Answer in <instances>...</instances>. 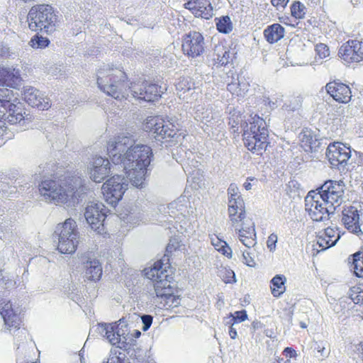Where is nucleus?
<instances>
[{"label":"nucleus","instance_id":"obj_37","mask_svg":"<svg viewBox=\"0 0 363 363\" xmlns=\"http://www.w3.org/2000/svg\"><path fill=\"white\" fill-rule=\"evenodd\" d=\"M216 28L219 33H229L233 30V23L228 16L216 18Z\"/></svg>","mask_w":363,"mask_h":363},{"label":"nucleus","instance_id":"obj_56","mask_svg":"<svg viewBox=\"0 0 363 363\" xmlns=\"http://www.w3.org/2000/svg\"><path fill=\"white\" fill-rule=\"evenodd\" d=\"M358 350L361 353L362 359V361H363V341L362 342H360V344L359 345Z\"/></svg>","mask_w":363,"mask_h":363},{"label":"nucleus","instance_id":"obj_25","mask_svg":"<svg viewBox=\"0 0 363 363\" xmlns=\"http://www.w3.org/2000/svg\"><path fill=\"white\" fill-rule=\"evenodd\" d=\"M235 57L231 48L223 43L217 44L213 50V65L216 67L227 66L233 62Z\"/></svg>","mask_w":363,"mask_h":363},{"label":"nucleus","instance_id":"obj_24","mask_svg":"<svg viewBox=\"0 0 363 363\" xmlns=\"http://www.w3.org/2000/svg\"><path fill=\"white\" fill-rule=\"evenodd\" d=\"M5 111V113H2L0 117L11 124L20 123L26 115L23 105L17 99L13 100Z\"/></svg>","mask_w":363,"mask_h":363},{"label":"nucleus","instance_id":"obj_34","mask_svg":"<svg viewBox=\"0 0 363 363\" xmlns=\"http://www.w3.org/2000/svg\"><path fill=\"white\" fill-rule=\"evenodd\" d=\"M14 94L13 91L6 89H0V116L5 113V110L13 103Z\"/></svg>","mask_w":363,"mask_h":363},{"label":"nucleus","instance_id":"obj_23","mask_svg":"<svg viewBox=\"0 0 363 363\" xmlns=\"http://www.w3.org/2000/svg\"><path fill=\"white\" fill-rule=\"evenodd\" d=\"M327 92L336 101L340 103L347 104L352 97L350 87L340 82H331L326 84Z\"/></svg>","mask_w":363,"mask_h":363},{"label":"nucleus","instance_id":"obj_38","mask_svg":"<svg viewBox=\"0 0 363 363\" xmlns=\"http://www.w3.org/2000/svg\"><path fill=\"white\" fill-rule=\"evenodd\" d=\"M228 120V124L234 132H238L240 125H241L243 123H241V113L239 111H236L235 110L230 112Z\"/></svg>","mask_w":363,"mask_h":363},{"label":"nucleus","instance_id":"obj_36","mask_svg":"<svg viewBox=\"0 0 363 363\" xmlns=\"http://www.w3.org/2000/svg\"><path fill=\"white\" fill-rule=\"evenodd\" d=\"M211 244L215 249L228 258H231L233 255L232 250L227 242L220 240L217 236L211 238Z\"/></svg>","mask_w":363,"mask_h":363},{"label":"nucleus","instance_id":"obj_10","mask_svg":"<svg viewBox=\"0 0 363 363\" xmlns=\"http://www.w3.org/2000/svg\"><path fill=\"white\" fill-rule=\"evenodd\" d=\"M305 209L314 221L327 220L335 211V208L325 206L320 196L316 194L315 191H309L305 197Z\"/></svg>","mask_w":363,"mask_h":363},{"label":"nucleus","instance_id":"obj_55","mask_svg":"<svg viewBox=\"0 0 363 363\" xmlns=\"http://www.w3.org/2000/svg\"><path fill=\"white\" fill-rule=\"evenodd\" d=\"M290 9H291V15L293 16H295V2H293L291 4Z\"/></svg>","mask_w":363,"mask_h":363},{"label":"nucleus","instance_id":"obj_8","mask_svg":"<svg viewBox=\"0 0 363 363\" xmlns=\"http://www.w3.org/2000/svg\"><path fill=\"white\" fill-rule=\"evenodd\" d=\"M228 213L231 225L237 228L240 225H245L247 220H252L247 217L245 211L244 201L235 187L230 186L228 189Z\"/></svg>","mask_w":363,"mask_h":363},{"label":"nucleus","instance_id":"obj_26","mask_svg":"<svg viewBox=\"0 0 363 363\" xmlns=\"http://www.w3.org/2000/svg\"><path fill=\"white\" fill-rule=\"evenodd\" d=\"M299 147L304 151V154L301 155V160L305 162L311 157L310 153L312 151L313 145L315 143L316 139L310 129H303L298 135Z\"/></svg>","mask_w":363,"mask_h":363},{"label":"nucleus","instance_id":"obj_46","mask_svg":"<svg viewBox=\"0 0 363 363\" xmlns=\"http://www.w3.org/2000/svg\"><path fill=\"white\" fill-rule=\"evenodd\" d=\"M315 350H317L318 352L320 353V357L323 358L327 357L330 353V351L327 350L324 345H320L317 342L315 343Z\"/></svg>","mask_w":363,"mask_h":363},{"label":"nucleus","instance_id":"obj_39","mask_svg":"<svg viewBox=\"0 0 363 363\" xmlns=\"http://www.w3.org/2000/svg\"><path fill=\"white\" fill-rule=\"evenodd\" d=\"M349 296L354 303L363 304V285L351 288Z\"/></svg>","mask_w":363,"mask_h":363},{"label":"nucleus","instance_id":"obj_40","mask_svg":"<svg viewBox=\"0 0 363 363\" xmlns=\"http://www.w3.org/2000/svg\"><path fill=\"white\" fill-rule=\"evenodd\" d=\"M353 271L358 277H363V255L356 253L354 255Z\"/></svg>","mask_w":363,"mask_h":363},{"label":"nucleus","instance_id":"obj_58","mask_svg":"<svg viewBox=\"0 0 363 363\" xmlns=\"http://www.w3.org/2000/svg\"><path fill=\"white\" fill-rule=\"evenodd\" d=\"M299 325H300V327L301 328H307V324L305 322L301 321L299 323Z\"/></svg>","mask_w":363,"mask_h":363},{"label":"nucleus","instance_id":"obj_31","mask_svg":"<svg viewBox=\"0 0 363 363\" xmlns=\"http://www.w3.org/2000/svg\"><path fill=\"white\" fill-rule=\"evenodd\" d=\"M85 267V277L89 281H98L102 276V267L97 259L87 261Z\"/></svg>","mask_w":363,"mask_h":363},{"label":"nucleus","instance_id":"obj_30","mask_svg":"<svg viewBox=\"0 0 363 363\" xmlns=\"http://www.w3.org/2000/svg\"><path fill=\"white\" fill-rule=\"evenodd\" d=\"M249 84L245 80L240 81L238 74H232V81L227 84V89L237 96H242L247 91Z\"/></svg>","mask_w":363,"mask_h":363},{"label":"nucleus","instance_id":"obj_51","mask_svg":"<svg viewBox=\"0 0 363 363\" xmlns=\"http://www.w3.org/2000/svg\"><path fill=\"white\" fill-rule=\"evenodd\" d=\"M295 350L292 347H286L283 351V354L286 356V357H292L294 355Z\"/></svg>","mask_w":363,"mask_h":363},{"label":"nucleus","instance_id":"obj_41","mask_svg":"<svg viewBox=\"0 0 363 363\" xmlns=\"http://www.w3.org/2000/svg\"><path fill=\"white\" fill-rule=\"evenodd\" d=\"M50 40L47 38L38 35H34L29 43L33 48H45L48 46Z\"/></svg>","mask_w":363,"mask_h":363},{"label":"nucleus","instance_id":"obj_22","mask_svg":"<svg viewBox=\"0 0 363 363\" xmlns=\"http://www.w3.org/2000/svg\"><path fill=\"white\" fill-rule=\"evenodd\" d=\"M340 238V235L337 228H327L323 231L319 232L317 235L315 246L318 248H314V250L320 252L328 249L334 246Z\"/></svg>","mask_w":363,"mask_h":363},{"label":"nucleus","instance_id":"obj_53","mask_svg":"<svg viewBox=\"0 0 363 363\" xmlns=\"http://www.w3.org/2000/svg\"><path fill=\"white\" fill-rule=\"evenodd\" d=\"M229 335L232 339H235L237 337L236 329L233 327V325L229 328Z\"/></svg>","mask_w":363,"mask_h":363},{"label":"nucleus","instance_id":"obj_11","mask_svg":"<svg viewBox=\"0 0 363 363\" xmlns=\"http://www.w3.org/2000/svg\"><path fill=\"white\" fill-rule=\"evenodd\" d=\"M318 190L316 194L320 196L325 206L335 209L340 205L344 194L342 182L327 181Z\"/></svg>","mask_w":363,"mask_h":363},{"label":"nucleus","instance_id":"obj_18","mask_svg":"<svg viewBox=\"0 0 363 363\" xmlns=\"http://www.w3.org/2000/svg\"><path fill=\"white\" fill-rule=\"evenodd\" d=\"M184 7L196 18L208 20L213 16V8L210 0H184Z\"/></svg>","mask_w":363,"mask_h":363},{"label":"nucleus","instance_id":"obj_19","mask_svg":"<svg viewBox=\"0 0 363 363\" xmlns=\"http://www.w3.org/2000/svg\"><path fill=\"white\" fill-rule=\"evenodd\" d=\"M111 163L106 158L96 157L93 158L89 170L90 179L96 183H101L111 173Z\"/></svg>","mask_w":363,"mask_h":363},{"label":"nucleus","instance_id":"obj_15","mask_svg":"<svg viewBox=\"0 0 363 363\" xmlns=\"http://www.w3.org/2000/svg\"><path fill=\"white\" fill-rule=\"evenodd\" d=\"M326 156L333 167L340 169L347 164V161L351 157V150L350 147L342 143L335 142L328 145Z\"/></svg>","mask_w":363,"mask_h":363},{"label":"nucleus","instance_id":"obj_20","mask_svg":"<svg viewBox=\"0 0 363 363\" xmlns=\"http://www.w3.org/2000/svg\"><path fill=\"white\" fill-rule=\"evenodd\" d=\"M0 314L9 328L18 330L21 324L20 315L14 311L10 301L0 298Z\"/></svg>","mask_w":363,"mask_h":363},{"label":"nucleus","instance_id":"obj_27","mask_svg":"<svg viewBox=\"0 0 363 363\" xmlns=\"http://www.w3.org/2000/svg\"><path fill=\"white\" fill-rule=\"evenodd\" d=\"M238 237L240 242L247 247H253L256 243V233L252 220H247L245 225H240Z\"/></svg>","mask_w":363,"mask_h":363},{"label":"nucleus","instance_id":"obj_60","mask_svg":"<svg viewBox=\"0 0 363 363\" xmlns=\"http://www.w3.org/2000/svg\"><path fill=\"white\" fill-rule=\"evenodd\" d=\"M299 24H300V22H296V32L298 31V30L301 28V27L299 26Z\"/></svg>","mask_w":363,"mask_h":363},{"label":"nucleus","instance_id":"obj_2","mask_svg":"<svg viewBox=\"0 0 363 363\" xmlns=\"http://www.w3.org/2000/svg\"><path fill=\"white\" fill-rule=\"evenodd\" d=\"M97 84L108 96L120 101L127 100L131 93L137 99L152 103L157 101L164 93L160 85L151 81L130 82L125 72L116 67L100 69Z\"/></svg>","mask_w":363,"mask_h":363},{"label":"nucleus","instance_id":"obj_6","mask_svg":"<svg viewBox=\"0 0 363 363\" xmlns=\"http://www.w3.org/2000/svg\"><path fill=\"white\" fill-rule=\"evenodd\" d=\"M57 16L54 8L48 4H38L30 9L27 21L28 28L33 31H45L48 33L54 30Z\"/></svg>","mask_w":363,"mask_h":363},{"label":"nucleus","instance_id":"obj_47","mask_svg":"<svg viewBox=\"0 0 363 363\" xmlns=\"http://www.w3.org/2000/svg\"><path fill=\"white\" fill-rule=\"evenodd\" d=\"M296 18H302L305 15V6L300 1H296Z\"/></svg>","mask_w":363,"mask_h":363},{"label":"nucleus","instance_id":"obj_4","mask_svg":"<svg viewBox=\"0 0 363 363\" xmlns=\"http://www.w3.org/2000/svg\"><path fill=\"white\" fill-rule=\"evenodd\" d=\"M241 130L244 147L253 155H263L270 145L265 120L257 114L251 115L241 125Z\"/></svg>","mask_w":363,"mask_h":363},{"label":"nucleus","instance_id":"obj_9","mask_svg":"<svg viewBox=\"0 0 363 363\" xmlns=\"http://www.w3.org/2000/svg\"><path fill=\"white\" fill-rule=\"evenodd\" d=\"M143 129L163 139L173 138L178 131L174 123L160 116H148L143 123Z\"/></svg>","mask_w":363,"mask_h":363},{"label":"nucleus","instance_id":"obj_32","mask_svg":"<svg viewBox=\"0 0 363 363\" xmlns=\"http://www.w3.org/2000/svg\"><path fill=\"white\" fill-rule=\"evenodd\" d=\"M286 279L284 275L277 274L270 281V289L274 297L278 298L286 291Z\"/></svg>","mask_w":363,"mask_h":363},{"label":"nucleus","instance_id":"obj_52","mask_svg":"<svg viewBox=\"0 0 363 363\" xmlns=\"http://www.w3.org/2000/svg\"><path fill=\"white\" fill-rule=\"evenodd\" d=\"M6 130V126L5 125L4 121L0 119V138L4 136Z\"/></svg>","mask_w":363,"mask_h":363},{"label":"nucleus","instance_id":"obj_59","mask_svg":"<svg viewBox=\"0 0 363 363\" xmlns=\"http://www.w3.org/2000/svg\"><path fill=\"white\" fill-rule=\"evenodd\" d=\"M311 59V57H310L309 60H308L306 62H303V63H299L298 64V65H309L311 64L310 62V60Z\"/></svg>","mask_w":363,"mask_h":363},{"label":"nucleus","instance_id":"obj_54","mask_svg":"<svg viewBox=\"0 0 363 363\" xmlns=\"http://www.w3.org/2000/svg\"><path fill=\"white\" fill-rule=\"evenodd\" d=\"M303 46L308 48L310 50V54H311L312 49L313 48V45L312 41L310 39H308L307 43H303Z\"/></svg>","mask_w":363,"mask_h":363},{"label":"nucleus","instance_id":"obj_21","mask_svg":"<svg viewBox=\"0 0 363 363\" xmlns=\"http://www.w3.org/2000/svg\"><path fill=\"white\" fill-rule=\"evenodd\" d=\"M23 99L28 105L39 110H48L51 106L50 99L33 87L24 89Z\"/></svg>","mask_w":363,"mask_h":363},{"label":"nucleus","instance_id":"obj_1","mask_svg":"<svg viewBox=\"0 0 363 363\" xmlns=\"http://www.w3.org/2000/svg\"><path fill=\"white\" fill-rule=\"evenodd\" d=\"M133 140L118 135L107 144V155L115 164H121L127 178L136 187H143L148 167L153 158L152 148L146 145H131Z\"/></svg>","mask_w":363,"mask_h":363},{"label":"nucleus","instance_id":"obj_62","mask_svg":"<svg viewBox=\"0 0 363 363\" xmlns=\"http://www.w3.org/2000/svg\"><path fill=\"white\" fill-rule=\"evenodd\" d=\"M136 335H140V331H137Z\"/></svg>","mask_w":363,"mask_h":363},{"label":"nucleus","instance_id":"obj_44","mask_svg":"<svg viewBox=\"0 0 363 363\" xmlns=\"http://www.w3.org/2000/svg\"><path fill=\"white\" fill-rule=\"evenodd\" d=\"M242 257H243V260H244L243 262L246 265H247L249 267H255L256 263H255L254 259L251 257L250 253L249 252H247V251L243 252Z\"/></svg>","mask_w":363,"mask_h":363},{"label":"nucleus","instance_id":"obj_61","mask_svg":"<svg viewBox=\"0 0 363 363\" xmlns=\"http://www.w3.org/2000/svg\"><path fill=\"white\" fill-rule=\"evenodd\" d=\"M26 363H38L37 361H31L30 362H26Z\"/></svg>","mask_w":363,"mask_h":363},{"label":"nucleus","instance_id":"obj_28","mask_svg":"<svg viewBox=\"0 0 363 363\" xmlns=\"http://www.w3.org/2000/svg\"><path fill=\"white\" fill-rule=\"evenodd\" d=\"M21 81V74L18 69L13 67H4L0 66V85L14 86Z\"/></svg>","mask_w":363,"mask_h":363},{"label":"nucleus","instance_id":"obj_16","mask_svg":"<svg viewBox=\"0 0 363 363\" xmlns=\"http://www.w3.org/2000/svg\"><path fill=\"white\" fill-rule=\"evenodd\" d=\"M342 223L345 228L359 238L363 236V229L361 228L359 211L354 206H350L342 211Z\"/></svg>","mask_w":363,"mask_h":363},{"label":"nucleus","instance_id":"obj_35","mask_svg":"<svg viewBox=\"0 0 363 363\" xmlns=\"http://www.w3.org/2000/svg\"><path fill=\"white\" fill-rule=\"evenodd\" d=\"M176 89L179 93H186L196 88L194 79L189 77H180L175 84Z\"/></svg>","mask_w":363,"mask_h":363},{"label":"nucleus","instance_id":"obj_29","mask_svg":"<svg viewBox=\"0 0 363 363\" xmlns=\"http://www.w3.org/2000/svg\"><path fill=\"white\" fill-rule=\"evenodd\" d=\"M284 28L279 23H273L264 30L263 35L267 43L274 44L284 38Z\"/></svg>","mask_w":363,"mask_h":363},{"label":"nucleus","instance_id":"obj_42","mask_svg":"<svg viewBox=\"0 0 363 363\" xmlns=\"http://www.w3.org/2000/svg\"><path fill=\"white\" fill-rule=\"evenodd\" d=\"M315 51L317 52V55L320 57V58L323 59L326 57L329 56L330 51L326 45L320 43L318 45H316L315 46Z\"/></svg>","mask_w":363,"mask_h":363},{"label":"nucleus","instance_id":"obj_17","mask_svg":"<svg viewBox=\"0 0 363 363\" xmlns=\"http://www.w3.org/2000/svg\"><path fill=\"white\" fill-rule=\"evenodd\" d=\"M338 55L348 63L361 62L363 60V43L349 40L340 47Z\"/></svg>","mask_w":363,"mask_h":363},{"label":"nucleus","instance_id":"obj_5","mask_svg":"<svg viewBox=\"0 0 363 363\" xmlns=\"http://www.w3.org/2000/svg\"><path fill=\"white\" fill-rule=\"evenodd\" d=\"M80 184L79 177L60 175L57 179H48L42 181L39 184V191L49 202L65 203L75 197L77 185Z\"/></svg>","mask_w":363,"mask_h":363},{"label":"nucleus","instance_id":"obj_50","mask_svg":"<svg viewBox=\"0 0 363 363\" xmlns=\"http://www.w3.org/2000/svg\"><path fill=\"white\" fill-rule=\"evenodd\" d=\"M288 2L289 0H271L272 4L277 9L284 8Z\"/></svg>","mask_w":363,"mask_h":363},{"label":"nucleus","instance_id":"obj_13","mask_svg":"<svg viewBox=\"0 0 363 363\" xmlns=\"http://www.w3.org/2000/svg\"><path fill=\"white\" fill-rule=\"evenodd\" d=\"M123 179L119 175H114L103 184L102 194L108 203L116 204L122 199L125 190Z\"/></svg>","mask_w":363,"mask_h":363},{"label":"nucleus","instance_id":"obj_33","mask_svg":"<svg viewBox=\"0 0 363 363\" xmlns=\"http://www.w3.org/2000/svg\"><path fill=\"white\" fill-rule=\"evenodd\" d=\"M106 330L105 336L108 342L113 345L119 346L121 342V335L119 334L118 325L116 323L103 325Z\"/></svg>","mask_w":363,"mask_h":363},{"label":"nucleus","instance_id":"obj_14","mask_svg":"<svg viewBox=\"0 0 363 363\" xmlns=\"http://www.w3.org/2000/svg\"><path fill=\"white\" fill-rule=\"evenodd\" d=\"M85 218L91 229L99 235L106 233L104 227V220L106 218V209L101 203L89 204L84 213Z\"/></svg>","mask_w":363,"mask_h":363},{"label":"nucleus","instance_id":"obj_7","mask_svg":"<svg viewBox=\"0 0 363 363\" xmlns=\"http://www.w3.org/2000/svg\"><path fill=\"white\" fill-rule=\"evenodd\" d=\"M59 235L57 250L63 254L74 253L78 245L79 233L76 223L71 218L57 227Z\"/></svg>","mask_w":363,"mask_h":363},{"label":"nucleus","instance_id":"obj_57","mask_svg":"<svg viewBox=\"0 0 363 363\" xmlns=\"http://www.w3.org/2000/svg\"><path fill=\"white\" fill-rule=\"evenodd\" d=\"M244 186L247 190H250L251 189V184L249 182H245L244 184Z\"/></svg>","mask_w":363,"mask_h":363},{"label":"nucleus","instance_id":"obj_49","mask_svg":"<svg viewBox=\"0 0 363 363\" xmlns=\"http://www.w3.org/2000/svg\"><path fill=\"white\" fill-rule=\"evenodd\" d=\"M142 320L144 324L143 330H147L152 323V317L150 315H145L142 316Z\"/></svg>","mask_w":363,"mask_h":363},{"label":"nucleus","instance_id":"obj_48","mask_svg":"<svg viewBox=\"0 0 363 363\" xmlns=\"http://www.w3.org/2000/svg\"><path fill=\"white\" fill-rule=\"evenodd\" d=\"M223 281L225 283H233L235 281V275L233 271L227 270L225 276L223 277Z\"/></svg>","mask_w":363,"mask_h":363},{"label":"nucleus","instance_id":"obj_12","mask_svg":"<svg viewBox=\"0 0 363 363\" xmlns=\"http://www.w3.org/2000/svg\"><path fill=\"white\" fill-rule=\"evenodd\" d=\"M181 48L185 56L191 58L198 57L205 52L204 37L199 31H190L182 36Z\"/></svg>","mask_w":363,"mask_h":363},{"label":"nucleus","instance_id":"obj_43","mask_svg":"<svg viewBox=\"0 0 363 363\" xmlns=\"http://www.w3.org/2000/svg\"><path fill=\"white\" fill-rule=\"evenodd\" d=\"M232 316H233V318L231 320V321H233L232 325H233V323H235L242 322L247 319V312L245 310L235 311L234 315Z\"/></svg>","mask_w":363,"mask_h":363},{"label":"nucleus","instance_id":"obj_45","mask_svg":"<svg viewBox=\"0 0 363 363\" xmlns=\"http://www.w3.org/2000/svg\"><path fill=\"white\" fill-rule=\"evenodd\" d=\"M277 242V236L275 234H271L267 239V245L270 250H274Z\"/></svg>","mask_w":363,"mask_h":363},{"label":"nucleus","instance_id":"obj_3","mask_svg":"<svg viewBox=\"0 0 363 363\" xmlns=\"http://www.w3.org/2000/svg\"><path fill=\"white\" fill-rule=\"evenodd\" d=\"M145 276L153 283L156 297L164 302V305L176 307L179 304V290L173 283V270L169 258L164 255L152 267L143 269Z\"/></svg>","mask_w":363,"mask_h":363}]
</instances>
